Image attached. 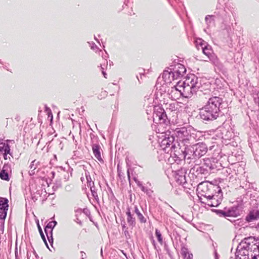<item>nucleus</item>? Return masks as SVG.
I'll list each match as a JSON object with an SVG mask.
<instances>
[{"label": "nucleus", "mask_w": 259, "mask_h": 259, "mask_svg": "<svg viewBox=\"0 0 259 259\" xmlns=\"http://www.w3.org/2000/svg\"><path fill=\"white\" fill-rule=\"evenodd\" d=\"M153 118L154 122L158 124L157 133L163 134L162 137L163 138L160 142V146L165 152L168 153L169 151L175 149V144L174 143L175 138L182 153L188 146L196 142V134L192 132V130L190 127H177L174 131L171 136L169 135V132L160 130L161 127H165V126L169 123L164 110L160 107H154Z\"/></svg>", "instance_id": "f257e3e1"}, {"label": "nucleus", "mask_w": 259, "mask_h": 259, "mask_svg": "<svg viewBox=\"0 0 259 259\" xmlns=\"http://www.w3.org/2000/svg\"><path fill=\"white\" fill-rule=\"evenodd\" d=\"M208 100L199 112L200 118L205 121H212L219 116L223 99L218 96L209 95L205 97Z\"/></svg>", "instance_id": "f03ea898"}, {"label": "nucleus", "mask_w": 259, "mask_h": 259, "mask_svg": "<svg viewBox=\"0 0 259 259\" xmlns=\"http://www.w3.org/2000/svg\"><path fill=\"white\" fill-rule=\"evenodd\" d=\"M259 238L255 237L245 238L239 244L236 252V259H249L250 254L257 247Z\"/></svg>", "instance_id": "7ed1b4c3"}, {"label": "nucleus", "mask_w": 259, "mask_h": 259, "mask_svg": "<svg viewBox=\"0 0 259 259\" xmlns=\"http://www.w3.org/2000/svg\"><path fill=\"white\" fill-rule=\"evenodd\" d=\"M178 83L181 87L180 89L182 97L187 98L191 97L200 87L198 78L194 74H191L187 76L184 81H179Z\"/></svg>", "instance_id": "20e7f679"}, {"label": "nucleus", "mask_w": 259, "mask_h": 259, "mask_svg": "<svg viewBox=\"0 0 259 259\" xmlns=\"http://www.w3.org/2000/svg\"><path fill=\"white\" fill-rule=\"evenodd\" d=\"M207 151L206 145L203 143H196L188 146L180 155V159L199 158L204 155Z\"/></svg>", "instance_id": "39448f33"}, {"label": "nucleus", "mask_w": 259, "mask_h": 259, "mask_svg": "<svg viewBox=\"0 0 259 259\" xmlns=\"http://www.w3.org/2000/svg\"><path fill=\"white\" fill-rule=\"evenodd\" d=\"M186 71V69L183 64L174 63L163 71L162 78L166 83H170L173 80L182 77Z\"/></svg>", "instance_id": "423d86ee"}, {"label": "nucleus", "mask_w": 259, "mask_h": 259, "mask_svg": "<svg viewBox=\"0 0 259 259\" xmlns=\"http://www.w3.org/2000/svg\"><path fill=\"white\" fill-rule=\"evenodd\" d=\"M221 187L218 185H214L211 183L203 182L198 186V190L201 196L205 198V200L210 197H212L214 193L221 191Z\"/></svg>", "instance_id": "0eeeda50"}, {"label": "nucleus", "mask_w": 259, "mask_h": 259, "mask_svg": "<svg viewBox=\"0 0 259 259\" xmlns=\"http://www.w3.org/2000/svg\"><path fill=\"white\" fill-rule=\"evenodd\" d=\"M197 43L200 46L203 53L207 57V59L214 64L218 62V59L213 54L212 50L210 46L206 45L205 42L201 39H198L197 41Z\"/></svg>", "instance_id": "6e6552de"}, {"label": "nucleus", "mask_w": 259, "mask_h": 259, "mask_svg": "<svg viewBox=\"0 0 259 259\" xmlns=\"http://www.w3.org/2000/svg\"><path fill=\"white\" fill-rule=\"evenodd\" d=\"M222 200L223 193L221 189V191L214 193L212 197L208 198L205 202H203L211 207H217L221 203Z\"/></svg>", "instance_id": "1a4fd4ad"}, {"label": "nucleus", "mask_w": 259, "mask_h": 259, "mask_svg": "<svg viewBox=\"0 0 259 259\" xmlns=\"http://www.w3.org/2000/svg\"><path fill=\"white\" fill-rule=\"evenodd\" d=\"M217 213L220 216L225 218L227 217H237L239 214V211L237 208L232 207L228 209H225L224 210H218Z\"/></svg>", "instance_id": "9d476101"}, {"label": "nucleus", "mask_w": 259, "mask_h": 259, "mask_svg": "<svg viewBox=\"0 0 259 259\" xmlns=\"http://www.w3.org/2000/svg\"><path fill=\"white\" fill-rule=\"evenodd\" d=\"M180 85L177 82L176 85L171 87L170 90L168 91L169 98L171 99V100H177L182 96V92L180 89L181 87Z\"/></svg>", "instance_id": "9b49d317"}, {"label": "nucleus", "mask_w": 259, "mask_h": 259, "mask_svg": "<svg viewBox=\"0 0 259 259\" xmlns=\"http://www.w3.org/2000/svg\"><path fill=\"white\" fill-rule=\"evenodd\" d=\"M204 162L206 167H208L211 170L214 169L218 167L217 165L218 162L215 158H205L204 159Z\"/></svg>", "instance_id": "f8f14e48"}, {"label": "nucleus", "mask_w": 259, "mask_h": 259, "mask_svg": "<svg viewBox=\"0 0 259 259\" xmlns=\"http://www.w3.org/2000/svg\"><path fill=\"white\" fill-rule=\"evenodd\" d=\"M185 172L183 170H180L175 172V178L176 181L179 184H182L186 182Z\"/></svg>", "instance_id": "ddd939ff"}, {"label": "nucleus", "mask_w": 259, "mask_h": 259, "mask_svg": "<svg viewBox=\"0 0 259 259\" xmlns=\"http://www.w3.org/2000/svg\"><path fill=\"white\" fill-rule=\"evenodd\" d=\"M92 150L95 157L99 161H103L101 157V149L99 145L94 144L92 145Z\"/></svg>", "instance_id": "4468645a"}, {"label": "nucleus", "mask_w": 259, "mask_h": 259, "mask_svg": "<svg viewBox=\"0 0 259 259\" xmlns=\"http://www.w3.org/2000/svg\"><path fill=\"white\" fill-rule=\"evenodd\" d=\"M215 16L212 15H207L205 17V22L207 26V29L215 25Z\"/></svg>", "instance_id": "2eb2a0df"}, {"label": "nucleus", "mask_w": 259, "mask_h": 259, "mask_svg": "<svg viewBox=\"0 0 259 259\" xmlns=\"http://www.w3.org/2000/svg\"><path fill=\"white\" fill-rule=\"evenodd\" d=\"M259 219V210L250 211L246 217L245 220L247 222H252L253 220Z\"/></svg>", "instance_id": "dca6fc26"}, {"label": "nucleus", "mask_w": 259, "mask_h": 259, "mask_svg": "<svg viewBox=\"0 0 259 259\" xmlns=\"http://www.w3.org/2000/svg\"><path fill=\"white\" fill-rule=\"evenodd\" d=\"M221 29L223 31H226V33L229 36L232 32V28L231 25L227 23L226 21H224L221 25Z\"/></svg>", "instance_id": "f3484780"}, {"label": "nucleus", "mask_w": 259, "mask_h": 259, "mask_svg": "<svg viewBox=\"0 0 259 259\" xmlns=\"http://www.w3.org/2000/svg\"><path fill=\"white\" fill-rule=\"evenodd\" d=\"M57 224V223L56 221L49 222L45 228V233H49L51 231L53 233V230Z\"/></svg>", "instance_id": "a211bd4d"}, {"label": "nucleus", "mask_w": 259, "mask_h": 259, "mask_svg": "<svg viewBox=\"0 0 259 259\" xmlns=\"http://www.w3.org/2000/svg\"><path fill=\"white\" fill-rule=\"evenodd\" d=\"M135 212L137 214L138 219L141 223H145L146 222V219L143 216V215L140 212L138 207L135 206Z\"/></svg>", "instance_id": "6ab92c4d"}, {"label": "nucleus", "mask_w": 259, "mask_h": 259, "mask_svg": "<svg viewBox=\"0 0 259 259\" xmlns=\"http://www.w3.org/2000/svg\"><path fill=\"white\" fill-rule=\"evenodd\" d=\"M8 200L7 198H0V209H8Z\"/></svg>", "instance_id": "aec40b11"}, {"label": "nucleus", "mask_w": 259, "mask_h": 259, "mask_svg": "<svg viewBox=\"0 0 259 259\" xmlns=\"http://www.w3.org/2000/svg\"><path fill=\"white\" fill-rule=\"evenodd\" d=\"M257 244V247L253 250L252 253L250 254V257L249 259H259V241Z\"/></svg>", "instance_id": "412c9836"}, {"label": "nucleus", "mask_w": 259, "mask_h": 259, "mask_svg": "<svg viewBox=\"0 0 259 259\" xmlns=\"http://www.w3.org/2000/svg\"><path fill=\"white\" fill-rule=\"evenodd\" d=\"M39 164V162L37 161L36 160L32 161L30 165V171H29V174L30 175H33L35 172L34 170L37 167V165Z\"/></svg>", "instance_id": "4be33fe9"}, {"label": "nucleus", "mask_w": 259, "mask_h": 259, "mask_svg": "<svg viewBox=\"0 0 259 259\" xmlns=\"http://www.w3.org/2000/svg\"><path fill=\"white\" fill-rule=\"evenodd\" d=\"M37 225L38 229V231H39V232L40 233L41 238L42 239V240H43L44 243H45L46 246L47 247V248L49 249L46 239L45 236L43 233V232L41 228V227L40 226V225L39 224L38 221L37 222Z\"/></svg>", "instance_id": "5701e85b"}, {"label": "nucleus", "mask_w": 259, "mask_h": 259, "mask_svg": "<svg viewBox=\"0 0 259 259\" xmlns=\"http://www.w3.org/2000/svg\"><path fill=\"white\" fill-rule=\"evenodd\" d=\"M0 178L2 180L8 181L9 180V172L2 170L0 172Z\"/></svg>", "instance_id": "b1692460"}, {"label": "nucleus", "mask_w": 259, "mask_h": 259, "mask_svg": "<svg viewBox=\"0 0 259 259\" xmlns=\"http://www.w3.org/2000/svg\"><path fill=\"white\" fill-rule=\"evenodd\" d=\"M40 190H37L36 193L31 194V198L34 202H35L39 197H40Z\"/></svg>", "instance_id": "393cba45"}, {"label": "nucleus", "mask_w": 259, "mask_h": 259, "mask_svg": "<svg viewBox=\"0 0 259 259\" xmlns=\"http://www.w3.org/2000/svg\"><path fill=\"white\" fill-rule=\"evenodd\" d=\"M155 235L157 237L158 241L159 242L160 244H162L163 243L162 237L160 231L157 229L155 230Z\"/></svg>", "instance_id": "a878e982"}, {"label": "nucleus", "mask_w": 259, "mask_h": 259, "mask_svg": "<svg viewBox=\"0 0 259 259\" xmlns=\"http://www.w3.org/2000/svg\"><path fill=\"white\" fill-rule=\"evenodd\" d=\"M90 190L92 192V196L94 197V198L97 201H98L99 197L98 196L97 190L96 189L95 187H91V189H90Z\"/></svg>", "instance_id": "bb28decb"}, {"label": "nucleus", "mask_w": 259, "mask_h": 259, "mask_svg": "<svg viewBox=\"0 0 259 259\" xmlns=\"http://www.w3.org/2000/svg\"><path fill=\"white\" fill-rule=\"evenodd\" d=\"M141 190L144 192L146 193L147 195H148L149 196H151L153 193V191L151 190V189L145 186L142 187V189H141Z\"/></svg>", "instance_id": "cd10ccee"}, {"label": "nucleus", "mask_w": 259, "mask_h": 259, "mask_svg": "<svg viewBox=\"0 0 259 259\" xmlns=\"http://www.w3.org/2000/svg\"><path fill=\"white\" fill-rule=\"evenodd\" d=\"M127 222L130 226H134L136 224L135 219L132 215L127 217Z\"/></svg>", "instance_id": "c85d7f7f"}, {"label": "nucleus", "mask_w": 259, "mask_h": 259, "mask_svg": "<svg viewBox=\"0 0 259 259\" xmlns=\"http://www.w3.org/2000/svg\"><path fill=\"white\" fill-rule=\"evenodd\" d=\"M45 233L46 234L49 242L51 245H52L53 243V233L51 231L49 232V233Z\"/></svg>", "instance_id": "c756f323"}, {"label": "nucleus", "mask_w": 259, "mask_h": 259, "mask_svg": "<svg viewBox=\"0 0 259 259\" xmlns=\"http://www.w3.org/2000/svg\"><path fill=\"white\" fill-rule=\"evenodd\" d=\"M188 253H190L189 252L188 249L187 247H185V246H183L181 248V254H182V255L184 257H186V256L188 254Z\"/></svg>", "instance_id": "7c9ffc66"}, {"label": "nucleus", "mask_w": 259, "mask_h": 259, "mask_svg": "<svg viewBox=\"0 0 259 259\" xmlns=\"http://www.w3.org/2000/svg\"><path fill=\"white\" fill-rule=\"evenodd\" d=\"M7 210L6 209H0V219H5L7 215Z\"/></svg>", "instance_id": "2f4dec72"}, {"label": "nucleus", "mask_w": 259, "mask_h": 259, "mask_svg": "<svg viewBox=\"0 0 259 259\" xmlns=\"http://www.w3.org/2000/svg\"><path fill=\"white\" fill-rule=\"evenodd\" d=\"M2 170L9 172L11 171V165L10 164L7 163L4 165Z\"/></svg>", "instance_id": "473e14b6"}, {"label": "nucleus", "mask_w": 259, "mask_h": 259, "mask_svg": "<svg viewBox=\"0 0 259 259\" xmlns=\"http://www.w3.org/2000/svg\"><path fill=\"white\" fill-rule=\"evenodd\" d=\"M85 176L86 177L87 183L93 181L89 172L85 171Z\"/></svg>", "instance_id": "72a5a7b5"}, {"label": "nucleus", "mask_w": 259, "mask_h": 259, "mask_svg": "<svg viewBox=\"0 0 259 259\" xmlns=\"http://www.w3.org/2000/svg\"><path fill=\"white\" fill-rule=\"evenodd\" d=\"M91 49H92L93 50H95L96 49H98L97 45L94 42H92V44H91Z\"/></svg>", "instance_id": "f704fd0d"}, {"label": "nucleus", "mask_w": 259, "mask_h": 259, "mask_svg": "<svg viewBox=\"0 0 259 259\" xmlns=\"http://www.w3.org/2000/svg\"><path fill=\"white\" fill-rule=\"evenodd\" d=\"M87 184H88V187H90V189H91V187H95L94 182L93 181L88 182V183H87Z\"/></svg>", "instance_id": "c9c22d12"}, {"label": "nucleus", "mask_w": 259, "mask_h": 259, "mask_svg": "<svg viewBox=\"0 0 259 259\" xmlns=\"http://www.w3.org/2000/svg\"><path fill=\"white\" fill-rule=\"evenodd\" d=\"M125 162H126L127 167H131V164L130 163V159L128 157H126Z\"/></svg>", "instance_id": "e433bc0d"}, {"label": "nucleus", "mask_w": 259, "mask_h": 259, "mask_svg": "<svg viewBox=\"0 0 259 259\" xmlns=\"http://www.w3.org/2000/svg\"><path fill=\"white\" fill-rule=\"evenodd\" d=\"M193 258V254L192 253H188L186 257H184V259H192Z\"/></svg>", "instance_id": "4c0bfd02"}, {"label": "nucleus", "mask_w": 259, "mask_h": 259, "mask_svg": "<svg viewBox=\"0 0 259 259\" xmlns=\"http://www.w3.org/2000/svg\"><path fill=\"white\" fill-rule=\"evenodd\" d=\"M135 181L137 183V185L141 188V189H142V187H144V186L142 184V183L139 181H137L135 179Z\"/></svg>", "instance_id": "58836bf2"}, {"label": "nucleus", "mask_w": 259, "mask_h": 259, "mask_svg": "<svg viewBox=\"0 0 259 259\" xmlns=\"http://www.w3.org/2000/svg\"><path fill=\"white\" fill-rule=\"evenodd\" d=\"M3 156H4V158L6 160H7L8 159V156H7V155L8 154H10V155L12 156V154L10 152V153H3Z\"/></svg>", "instance_id": "ea45409f"}, {"label": "nucleus", "mask_w": 259, "mask_h": 259, "mask_svg": "<svg viewBox=\"0 0 259 259\" xmlns=\"http://www.w3.org/2000/svg\"><path fill=\"white\" fill-rule=\"evenodd\" d=\"M126 214L127 215V217L132 216V214H131V212L129 208L128 209L127 211H126Z\"/></svg>", "instance_id": "a19ab883"}, {"label": "nucleus", "mask_w": 259, "mask_h": 259, "mask_svg": "<svg viewBox=\"0 0 259 259\" xmlns=\"http://www.w3.org/2000/svg\"><path fill=\"white\" fill-rule=\"evenodd\" d=\"M101 69H102V73L104 76L105 78H107L106 76H107V74L103 71V68L102 67V65H101Z\"/></svg>", "instance_id": "79ce46f5"}, {"label": "nucleus", "mask_w": 259, "mask_h": 259, "mask_svg": "<svg viewBox=\"0 0 259 259\" xmlns=\"http://www.w3.org/2000/svg\"><path fill=\"white\" fill-rule=\"evenodd\" d=\"M127 174L128 179L129 181L130 182L131 178H130V168H129L127 169Z\"/></svg>", "instance_id": "37998d69"}, {"label": "nucleus", "mask_w": 259, "mask_h": 259, "mask_svg": "<svg viewBox=\"0 0 259 259\" xmlns=\"http://www.w3.org/2000/svg\"><path fill=\"white\" fill-rule=\"evenodd\" d=\"M76 213L77 214H79L82 213V209H78L76 210Z\"/></svg>", "instance_id": "c03bdc74"}, {"label": "nucleus", "mask_w": 259, "mask_h": 259, "mask_svg": "<svg viewBox=\"0 0 259 259\" xmlns=\"http://www.w3.org/2000/svg\"><path fill=\"white\" fill-rule=\"evenodd\" d=\"M122 231H124L125 230V229H127V228L125 226V223H124L123 224H122Z\"/></svg>", "instance_id": "a18cd8bd"}, {"label": "nucleus", "mask_w": 259, "mask_h": 259, "mask_svg": "<svg viewBox=\"0 0 259 259\" xmlns=\"http://www.w3.org/2000/svg\"><path fill=\"white\" fill-rule=\"evenodd\" d=\"M123 231L124 232L125 236H126L127 235H128V232L127 229H125V230H124Z\"/></svg>", "instance_id": "49530a36"}, {"label": "nucleus", "mask_w": 259, "mask_h": 259, "mask_svg": "<svg viewBox=\"0 0 259 259\" xmlns=\"http://www.w3.org/2000/svg\"><path fill=\"white\" fill-rule=\"evenodd\" d=\"M152 244H153L154 246H155V240H152Z\"/></svg>", "instance_id": "de8ad7c7"}, {"label": "nucleus", "mask_w": 259, "mask_h": 259, "mask_svg": "<svg viewBox=\"0 0 259 259\" xmlns=\"http://www.w3.org/2000/svg\"><path fill=\"white\" fill-rule=\"evenodd\" d=\"M46 111H49V112H51V110L47 107H46Z\"/></svg>", "instance_id": "09e8293b"}, {"label": "nucleus", "mask_w": 259, "mask_h": 259, "mask_svg": "<svg viewBox=\"0 0 259 259\" xmlns=\"http://www.w3.org/2000/svg\"><path fill=\"white\" fill-rule=\"evenodd\" d=\"M34 254L35 255V256L37 257V255L36 254V252L35 251H34Z\"/></svg>", "instance_id": "8fccbe9b"}, {"label": "nucleus", "mask_w": 259, "mask_h": 259, "mask_svg": "<svg viewBox=\"0 0 259 259\" xmlns=\"http://www.w3.org/2000/svg\"><path fill=\"white\" fill-rule=\"evenodd\" d=\"M171 209H172V210H173L174 211H175V210H174V209L173 208V207H171Z\"/></svg>", "instance_id": "3c124183"}, {"label": "nucleus", "mask_w": 259, "mask_h": 259, "mask_svg": "<svg viewBox=\"0 0 259 259\" xmlns=\"http://www.w3.org/2000/svg\"><path fill=\"white\" fill-rule=\"evenodd\" d=\"M229 220H230L231 222H232L233 221L231 220H230V219H228Z\"/></svg>", "instance_id": "603ef678"}, {"label": "nucleus", "mask_w": 259, "mask_h": 259, "mask_svg": "<svg viewBox=\"0 0 259 259\" xmlns=\"http://www.w3.org/2000/svg\"><path fill=\"white\" fill-rule=\"evenodd\" d=\"M77 223H79V224H80V223H81L80 221H79V222H77Z\"/></svg>", "instance_id": "864d4df0"}]
</instances>
